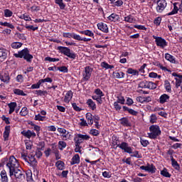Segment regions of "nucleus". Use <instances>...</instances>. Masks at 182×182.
Returning <instances> with one entry per match:
<instances>
[{
	"mask_svg": "<svg viewBox=\"0 0 182 182\" xmlns=\"http://www.w3.org/2000/svg\"><path fill=\"white\" fill-rule=\"evenodd\" d=\"M14 58L22 59L26 60L28 63L32 62V59H33V55L30 53L29 48H25L24 49L18 51V53L14 54Z\"/></svg>",
	"mask_w": 182,
	"mask_h": 182,
	"instance_id": "1",
	"label": "nucleus"
},
{
	"mask_svg": "<svg viewBox=\"0 0 182 182\" xmlns=\"http://www.w3.org/2000/svg\"><path fill=\"white\" fill-rule=\"evenodd\" d=\"M117 140L118 139L114 141L112 143L114 150H117V147H119V149L123 150L124 153H128V154H131V153H133V147L129 146L128 143L122 141L121 144H119V142H117Z\"/></svg>",
	"mask_w": 182,
	"mask_h": 182,
	"instance_id": "2",
	"label": "nucleus"
},
{
	"mask_svg": "<svg viewBox=\"0 0 182 182\" xmlns=\"http://www.w3.org/2000/svg\"><path fill=\"white\" fill-rule=\"evenodd\" d=\"M57 50L59 51L60 53H62L65 56L70 58V59H76V53H75L70 48L65 46H58L57 48Z\"/></svg>",
	"mask_w": 182,
	"mask_h": 182,
	"instance_id": "3",
	"label": "nucleus"
},
{
	"mask_svg": "<svg viewBox=\"0 0 182 182\" xmlns=\"http://www.w3.org/2000/svg\"><path fill=\"white\" fill-rule=\"evenodd\" d=\"M6 167H8L11 174H12L14 169L19 168V162H18V159L14 156H10L9 160L6 164Z\"/></svg>",
	"mask_w": 182,
	"mask_h": 182,
	"instance_id": "4",
	"label": "nucleus"
},
{
	"mask_svg": "<svg viewBox=\"0 0 182 182\" xmlns=\"http://www.w3.org/2000/svg\"><path fill=\"white\" fill-rule=\"evenodd\" d=\"M13 176H14L17 181H22V180H25V171L19 168H16V169L13 171L12 174H11V171H9V176L12 177Z\"/></svg>",
	"mask_w": 182,
	"mask_h": 182,
	"instance_id": "5",
	"label": "nucleus"
},
{
	"mask_svg": "<svg viewBox=\"0 0 182 182\" xmlns=\"http://www.w3.org/2000/svg\"><path fill=\"white\" fill-rule=\"evenodd\" d=\"M151 133H148L149 139H157L160 134H161V131L160 130V127L158 125H151L149 127Z\"/></svg>",
	"mask_w": 182,
	"mask_h": 182,
	"instance_id": "6",
	"label": "nucleus"
},
{
	"mask_svg": "<svg viewBox=\"0 0 182 182\" xmlns=\"http://www.w3.org/2000/svg\"><path fill=\"white\" fill-rule=\"evenodd\" d=\"M152 38L155 39V43L156 46L161 48V49H164L168 46V43L166 39L163 38L162 37H159L156 36H153Z\"/></svg>",
	"mask_w": 182,
	"mask_h": 182,
	"instance_id": "7",
	"label": "nucleus"
},
{
	"mask_svg": "<svg viewBox=\"0 0 182 182\" xmlns=\"http://www.w3.org/2000/svg\"><path fill=\"white\" fill-rule=\"evenodd\" d=\"M167 6V1L166 0H158L157 1V6L156 7V12L158 14H161L164 9H166V7Z\"/></svg>",
	"mask_w": 182,
	"mask_h": 182,
	"instance_id": "8",
	"label": "nucleus"
},
{
	"mask_svg": "<svg viewBox=\"0 0 182 182\" xmlns=\"http://www.w3.org/2000/svg\"><path fill=\"white\" fill-rule=\"evenodd\" d=\"M92 68L90 66H86L85 68V71L82 74L84 80H89L90 79V76H92Z\"/></svg>",
	"mask_w": 182,
	"mask_h": 182,
	"instance_id": "9",
	"label": "nucleus"
},
{
	"mask_svg": "<svg viewBox=\"0 0 182 182\" xmlns=\"http://www.w3.org/2000/svg\"><path fill=\"white\" fill-rule=\"evenodd\" d=\"M92 124L94 123V127L95 129H100L102 127V125L99 124V122H100V117L99 115H94L92 118Z\"/></svg>",
	"mask_w": 182,
	"mask_h": 182,
	"instance_id": "10",
	"label": "nucleus"
},
{
	"mask_svg": "<svg viewBox=\"0 0 182 182\" xmlns=\"http://www.w3.org/2000/svg\"><path fill=\"white\" fill-rule=\"evenodd\" d=\"M21 134L27 139H31V137H36V133H35V132L33 131H31L30 129H28L27 131L23 130V132H21Z\"/></svg>",
	"mask_w": 182,
	"mask_h": 182,
	"instance_id": "11",
	"label": "nucleus"
},
{
	"mask_svg": "<svg viewBox=\"0 0 182 182\" xmlns=\"http://www.w3.org/2000/svg\"><path fill=\"white\" fill-rule=\"evenodd\" d=\"M0 80H1V82H4V83H6V84L9 83L11 80L9 73L6 72L3 74H0Z\"/></svg>",
	"mask_w": 182,
	"mask_h": 182,
	"instance_id": "12",
	"label": "nucleus"
},
{
	"mask_svg": "<svg viewBox=\"0 0 182 182\" xmlns=\"http://www.w3.org/2000/svg\"><path fill=\"white\" fill-rule=\"evenodd\" d=\"M11 133V126L7 125L4 128V132L3 133V137L4 141H8L9 140V134Z\"/></svg>",
	"mask_w": 182,
	"mask_h": 182,
	"instance_id": "13",
	"label": "nucleus"
},
{
	"mask_svg": "<svg viewBox=\"0 0 182 182\" xmlns=\"http://www.w3.org/2000/svg\"><path fill=\"white\" fill-rule=\"evenodd\" d=\"M168 100H170V96L167 94H163L160 96L158 102H159L161 105H164V103H167Z\"/></svg>",
	"mask_w": 182,
	"mask_h": 182,
	"instance_id": "14",
	"label": "nucleus"
},
{
	"mask_svg": "<svg viewBox=\"0 0 182 182\" xmlns=\"http://www.w3.org/2000/svg\"><path fill=\"white\" fill-rule=\"evenodd\" d=\"M97 26L98 29H100V31H102L105 33H107L109 32V28L107 27V24L101 22L99 23Z\"/></svg>",
	"mask_w": 182,
	"mask_h": 182,
	"instance_id": "15",
	"label": "nucleus"
},
{
	"mask_svg": "<svg viewBox=\"0 0 182 182\" xmlns=\"http://www.w3.org/2000/svg\"><path fill=\"white\" fill-rule=\"evenodd\" d=\"M1 181V182H9V178H8V173L5 169H3L0 173Z\"/></svg>",
	"mask_w": 182,
	"mask_h": 182,
	"instance_id": "16",
	"label": "nucleus"
},
{
	"mask_svg": "<svg viewBox=\"0 0 182 182\" xmlns=\"http://www.w3.org/2000/svg\"><path fill=\"white\" fill-rule=\"evenodd\" d=\"M8 53H9V51L6 48H0V59L5 60L8 58Z\"/></svg>",
	"mask_w": 182,
	"mask_h": 182,
	"instance_id": "17",
	"label": "nucleus"
},
{
	"mask_svg": "<svg viewBox=\"0 0 182 182\" xmlns=\"http://www.w3.org/2000/svg\"><path fill=\"white\" fill-rule=\"evenodd\" d=\"M58 132L62 133V137L63 140H67L69 139V132L63 128H58Z\"/></svg>",
	"mask_w": 182,
	"mask_h": 182,
	"instance_id": "18",
	"label": "nucleus"
},
{
	"mask_svg": "<svg viewBox=\"0 0 182 182\" xmlns=\"http://www.w3.org/2000/svg\"><path fill=\"white\" fill-rule=\"evenodd\" d=\"M63 38H73V39H75V41H77V39H79V35L75 33H63Z\"/></svg>",
	"mask_w": 182,
	"mask_h": 182,
	"instance_id": "19",
	"label": "nucleus"
},
{
	"mask_svg": "<svg viewBox=\"0 0 182 182\" xmlns=\"http://www.w3.org/2000/svg\"><path fill=\"white\" fill-rule=\"evenodd\" d=\"M177 5H178V3H174L173 10L171 12L166 14V16H171V15H176V14H178V7L177 6Z\"/></svg>",
	"mask_w": 182,
	"mask_h": 182,
	"instance_id": "20",
	"label": "nucleus"
},
{
	"mask_svg": "<svg viewBox=\"0 0 182 182\" xmlns=\"http://www.w3.org/2000/svg\"><path fill=\"white\" fill-rule=\"evenodd\" d=\"M122 109L124 110V112H128V113H129V114H132V116H137V114H139V112L133 109H130L126 106H123Z\"/></svg>",
	"mask_w": 182,
	"mask_h": 182,
	"instance_id": "21",
	"label": "nucleus"
},
{
	"mask_svg": "<svg viewBox=\"0 0 182 182\" xmlns=\"http://www.w3.org/2000/svg\"><path fill=\"white\" fill-rule=\"evenodd\" d=\"M8 106L9 107V114H12L15 112V109H16V106H18V104L16 102H10L8 104Z\"/></svg>",
	"mask_w": 182,
	"mask_h": 182,
	"instance_id": "22",
	"label": "nucleus"
},
{
	"mask_svg": "<svg viewBox=\"0 0 182 182\" xmlns=\"http://www.w3.org/2000/svg\"><path fill=\"white\" fill-rule=\"evenodd\" d=\"M165 59H166V60H168V62H171V63H174L175 65H177V63H178V62L176 60V58H174V56L168 53L165 54Z\"/></svg>",
	"mask_w": 182,
	"mask_h": 182,
	"instance_id": "23",
	"label": "nucleus"
},
{
	"mask_svg": "<svg viewBox=\"0 0 182 182\" xmlns=\"http://www.w3.org/2000/svg\"><path fill=\"white\" fill-rule=\"evenodd\" d=\"M79 163H80V156L77 154L72 158L70 164L75 166V164H79Z\"/></svg>",
	"mask_w": 182,
	"mask_h": 182,
	"instance_id": "24",
	"label": "nucleus"
},
{
	"mask_svg": "<svg viewBox=\"0 0 182 182\" xmlns=\"http://www.w3.org/2000/svg\"><path fill=\"white\" fill-rule=\"evenodd\" d=\"M73 97V92H72V90H69L67 92L65 96L64 102L65 103H69L70 100H72Z\"/></svg>",
	"mask_w": 182,
	"mask_h": 182,
	"instance_id": "25",
	"label": "nucleus"
},
{
	"mask_svg": "<svg viewBox=\"0 0 182 182\" xmlns=\"http://www.w3.org/2000/svg\"><path fill=\"white\" fill-rule=\"evenodd\" d=\"M28 164H30V166H37L38 165V161H36V159H35V156L33 155H31L28 156Z\"/></svg>",
	"mask_w": 182,
	"mask_h": 182,
	"instance_id": "26",
	"label": "nucleus"
},
{
	"mask_svg": "<svg viewBox=\"0 0 182 182\" xmlns=\"http://www.w3.org/2000/svg\"><path fill=\"white\" fill-rule=\"evenodd\" d=\"M0 25L1 26H5L6 28H10V29H15V26L14 25V23H11V22H7V21H0Z\"/></svg>",
	"mask_w": 182,
	"mask_h": 182,
	"instance_id": "27",
	"label": "nucleus"
},
{
	"mask_svg": "<svg viewBox=\"0 0 182 182\" xmlns=\"http://www.w3.org/2000/svg\"><path fill=\"white\" fill-rule=\"evenodd\" d=\"M157 168H156V166H154V165L153 164H148L146 166V171L148 173H151V174H154V173H156Z\"/></svg>",
	"mask_w": 182,
	"mask_h": 182,
	"instance_id": "28",
	"label": "nucleus"
},
{
	"mask_svg": "<svg viewBox=\"0 0 182 182\" xmlns=\"http://www.w3.org/2000/svg\"><path fill=\"white\" fill-rule=\"evenodd\" d=\"M112 75L115 79H123L124 77V73L122 71L114 72Z\"/></svg>",
	"mask_w": 182,
	"mask_h": 182,
	"instance_id": "29",
	"label": "nucleus"
},
{
	"mask_svg": "<svg viewBox=\"0 0 182 182\" xmlns=\"http://www.w3.org/2000/svg\"><path fill=\"white\" fill-rule=\"evenodd\" d=\"M109 21H111V22H117V21H119L120 19V17L119 15L113 13L110 16H108Z\"/></svg>",
	"mask_w": 182,
	"mask_h": 182,
	"instance_id": "30",
	"label": "nucleus"
},
{
	"mask_svg": "<svg viewBox=\"0 0 182 182\" xmlns=\"http://www.w3.org/2000/svg\"><path fill=\"white\" fill-rule=\"evenodd\" d=\"M171 161L172 167H173L175 170H178V171L180 170V165L178 164V162H177V161H176V159H174L173 156H171Z\"/></svg>",
	"mask_w": 182,
	"mask_h": 182,
	"instance_id": "31",
	"label": "nucleus"
},
{
	"mask_svg": "<svg viewBox=\"0 0 182 182\" xmlns=\"http://www.w3.org/2000/svg\"><path fill=\"white\" fill-rule=\"evenodd\" d=\"M33 93L34 95H36V96H46V95H48V91L38 90H34Z\"/></svg>",
	"mask_w": 182,
	"mask_h": 182,
	"instance_id": "32",
	"label": "nucleus"
},
{
	"mask_svg": "<svg viewBox=\"0 0 182 182\" xmlns=\"http://www.w3.org/2000/svg\"><path fill=\"white\" fill-rule=\"evenodd\" d=\"M55 167H57L58 170H65V162L62 161H58L55 163Z\"/></svg>",
	"mask_w": 182,
	"mask_h": 182,
	"instance_id": "33",
	"label": "nucleus"
},
{
	"mask_svg": "<svg viewBox=\"0 0 182 182\" xmlns=\"http://www.w3.org/2000/svg\"><path fill=\"white\" fill-rule=\"evenodd\" d=\"M128 75H132L133 76H139V71L134 70L133 68H128L127 70Z\"/></svg>",
	"mask_w": 182,
	"mask_h": 182,
	"instance_id": "34",
	"label": "nucleus"
},
{
	"mask_svg": "<svg viewBox=\"0 0 182 182\" xmlns=\"http://www.w3.org/2000/svg\"><path fill=\"white\" fill-rule=\"evenodd\" d=\"M22 45H23V43L21 42H13L11 46L12 49H19V48H22Z\"/></svg>",
	"mask_w": 182,
	"mask_h": 182,
	"instance_id": "35",
	"label": "nucleus"
},
{
	"mask_svg": "<svg viewBox=\"0 0 182 182\" xmlns=\"http://www.w3.org/2000/svg\"><path fill=\"white\" fill-rule=\"evenodd\" d=\"M55 3L58 5L60 9H65L66 8V4L63 3V0H55Z\"/></svg>",
	"mask_w": 182,
	"mask_h": 182,
	"instance_id": "36",
	"label": "nucleus"
},
{
	"mask_svg": "<svg viewBox=\"0 0 182 182\" xmlns=\"http://www.w3.org/2000/svg\"><path fill=\"white\" fill-rule=\"evenodd\" d=\"M14 93L18 96H26V94L23 92V90L18 88L14 90Z\"/></svg>",
	"mask_w": 182,
	"mask_h": 182,
	"instance_id": "37",
	"label": "nucleus"
},
{
	"mask_svg": "<svg viewBox=\"0 0 182 182\" xmlns=\"http://www.w3.org/2000/svg\"><path fill=\"white\" fill-rule=\"evenodd\" d=\"M46 117L41 115V114H36L34 117V120L38 122H45Z\"/></svg>",
	"mask_w": 182,
	"mask_h": 182,
	"instance_id": "38",
	"label": "nucleus"
},
{
	"mask_svg": "<svg viewBox=\"0 0 182 182\" xmlns=\"http://www.w3.org/2000/svg\"><path fill=\"white\" fill-rule=\"evenodd\" d=\"M161 175L168 178H170V177H171V174H170V173L167 171V168H164L162 171H161Z\"/></svg>",
	"mask_w": 182,
	"mask_h": 182,
	"instance_id": "39",
	"label": "nucleus"
},
{
	"mask_svg": "<svg viewBox=\"0 0 182 182\" xmlns=\"http://www.w3.org/2000/svg\"><path fill=\"white\" fill-rule=\"evenodd\" d=\"M4 14L5 18H11V16L14 15V12H12V11L8 9H4Z\"/></svg>",
	"mask_w": 182,
	"mask_h": 182,
	"instance_id": "40",
	"label": "nucleus"
},
{
	"mask_svg": "<svg viewBox=\"0 0 182 182\" xmlns=\"http://www.w3.org/2000/svg\"><path fill=\"white\" fill-rule=\"evenodd\" d=\"M148 81L147 80H144L141 82H139L138 87H140L141 89H148Z\"/></svg>",
	"mask_w": 182,
	"mask_h": 182,
	"instance_id": "41",
	"label": "nucleus"
},
{
	"mask_svg": "<svg viewBox=\"0 0 182 182\" xmlns=\"http://www.w3.org/2000/svg\"><path fill=\"white\" fill-rule=\"evenodd\" d=\"M125 22H128L129 23H133L134 22V17L132 15H129L124 17Z\"/></svg>",
	"mask_w": 182,
	"mask_h": 182,
	"instance_id": "42",
	"label": "nucleus"
},
{
	"mask_svg": "<svg viewBox=\"0 0 182 182\" xmlns=\"http://www.w3.org/2000/svg\"><path fill=\"white\" fill-rule=\"evenodd\" d=\"M75 144H82L83 143V139L82 138H79V134H77L74 138Z\"/></svg>",
	"mask_w": 182,
	"mask_h": 182,
	"instance_id": "43",
	"label": "nucleus"
},
{
	"mask_svg": "<svg viewBox=\"0 0 182 182\" xmlns=\"http://www.w3.org/2000/svg\"><path fill=\"white\" fill-rule=\"evenodd\" d=\"M148 89H150V90H153L157 87V85L153 82L148 81Z\"/></svg>",
	"mask_w": 182,
	"mask_h": 182,
	"instance_id": "44",
	"label": "nucleus"
},
{
	"mask_svg": "<svg viewBox=\"0 0 182 182\" xmlns=\"http://www.w3.org/2000/svg\"><path fill=\"white\" fill-rule=\"evenodd\" d=\"M67 144L65 141H59L58 142V148L60 150H63V149H66Z\"/></svg>",
	"mask_w": 182,
	"mask_h": 182,
	"instance_id": "45",
	"label": "nucleus"
},
{
	"mask_svg": "<svg viewBox=\"0 0 182 182\" xmlns=\"http://www.w3.org/2000/svg\"><path fill=\"white\" fill-rule=\"evenodd\" d=\"M57 70H59L63 73H68V72H69V70L67 68L66 66L57 67Z\"/></svg>",
	"mask_w": 182,
	"mask_h": 182,
	"instance_id": "46",
	"label": "nucleus"
},
{
	"mask_svg": "<svg viewBox=\"0 0 182 182\" xmlns=\"http://www.w3.org/2000/svg\"><path fill=\"white\" fill-rule=\"evenodd\" d=\"M45 62H59V58H53L52 57H46Z\"/></svg>",
	"mask_w": 182,
	"mask_h": 182,
	"instance_id": "47",
	"label": "nucleus"
},
{
	"mask_svg": "<svg viewBox=\"0 0 182 182\" xmlns=\"http://www.w3.org/2000/svg\"><path fill=\"white\" fill-rule=\"evenodd\" d=\"M20 19H23L24 21H32V18H31V16H29L28 14H23L22 16H20Z\"/></svg>",
	"mask_w": 182,
	"mask_h": 182,
	"instance_id": "48",
	"label": "nucleus"
},
{
	"mask_svg": "<svg viewBox=\"0 0 182 182\" xmlns=\"http://www.w3.org/2000/svg\"><path fill=\"white\" fill-rule=\"evenodd\" d=\"M37 149H38L39 150H42V151H43V150H45V141H39L37 144Z\"/></svg>",
	"mask_w": 182,
	"mask_h": 182,
	"instance_id": "49",
	"label": "nucleus"
},
{
	"mask_svg": "<svg viewBox=\"0 0 182 182\" xmlns=\"http://www.w3.org/2000/svg\"><path fill=\"white\" fill-rule=\"evenodd\" d=\"M165 88L166 92L171 93V85H170V82L168 80L165 81Z\"/></svg>",
	"mask_w": 182,
	"mask_h": 182,
	"instance_id": "50",
	"label": "nucleus"
},
{
	"mask_svg": "<svg viewBox=\"0 0 182 182\" xmlns=\"http://www.w3.org/2000/svg\"><path fill=\"white\" fill-rule=\"evenodd\" d=\"M126 102V100H124V97L123 96H120V97H117V103H120V105H124Z\"/></svg>",
	"mask_w": 182,
	"mask_h": 182,
	"instance_id": "51",
	"label": "nucleus"
},
{
	"mask_svg": "<svg viewBox=\"0 0 182 182\" xmlns=\"http://www.w3.org/2000/svg\"><path fill=\"white\" fill-rule=\"evenodd\" d=\"M41 85H42V82L39 80L37 83L31 85V89H39L41 87Z\"/></svg>",
	"mask_w": 182,
	"mask_h": 182,
	"instance_id": "52",
	"label": "nucleus"
},
{
	"mask_svg": "<svg viewBox=\"0 0 182 182\" xmlns=\"http://www.w3.org/2000/svg\"><path fill=\"white\" fill-rule=\"evenodd\" d=\"M140 143L143 147H147L149 144H150V142H149L148 140L140 139Z\"/></svg>",
	"mask_w": 182,
	"mask_h": 182,
	"instance_id": "53",
	"label": "nucleus"
},
{
	"mask_svg": "<svg viewBox=\"0 0 182 182\" xmlns=\"http://www.w3.org/2000/svg\"><path fill=\"white\" fill-rule=\"evenodd\" d=\"M72 107L75 112H82V108L77 107V104H76V102L72 103Z\"/></svg>",
	"mask_w": 182,
	"mask_h": 182,
	"instance_id": "54",
	"label": "nucleus"
},
{
	"mask_svg": "<svg viewBox=\"0 0 182 182\" xmlns=\"http://www.w3.org/2000/svg\"><path fill=\"white\" fill-rule=\"evenodd\" d=\"M78 137L79 139H82V141L83 140H89L90 139V136L87 134H78Z\"/></svg>",
	"mask_w": 182,
	"mask_h": 182,
	"instance_id": "55",
	"label": "nucleus"
},
{
	"mask_svg": "<svg viewBox=\"0 0 182 182\" xmlns=\"http://www.w3.org/2000/svg\"><path fill=\"white\" fill-rule=\"evenodd\" d=\"M40 80L41 83H52V82H53V80L51 77H46Z\"/></svg>",
	"mask_w": 182,
	"mask_h": 182,
	"instance_id": "56",
	"label": "nucleus"
},
{
	"mask_svg": "<svg viewBox=\"0 0 182 182\" xmlns=\"http://www.w3.org/2000/svg\"><path fill=\"white\" fill-rule=\"evenodd\" d=\"M95 95H97V96H99L100 97H103V96H105V94H103V92L100 90V89L99 88L95 90Z\"/></svg>",
	"mask_w": 182,
	"mask_h": 182,
	"instance_id": "57",
	"label": "nucleus"
},
{
	"mask_svg": "<svg viewBox=\"0 0 182 182\" xmlns=\"http://www.w3.org/2000/svg\"><path fill=\"white\" fill-rule=\"evenodd\" d=\"M28 114V108L27 107H23L20 112V115L21 116H26Z\"/></svg>",
	"mask_w": 182,
	"mask_h": 182,
	"instance_id": "58",
	"label": "nucleus"
},
{
	"mask_svg": "<svg viewBox=\"0 0 182 182\" xmlns=\"http://www.w3.org/2000/svg\"><path fill=\"white\" fill-rule=\"evenodd\" d=\"M175 80H176V89H178V87L181 86L182 80L177 77H175Z\"/></svg>",
	"mask_w": 182,
	"mask_h": 182,
	"instance_id": "59",
	"label": "nucleus"
},
{
	"mask_svg": "<svg viewBox=\"0 0 182 182\" xmlns=\"http://www.w3.org/2000/svg\"><path fill=\"white\" fill-rule=\"evenodd\" d=\"M156 122H157V117L156 116V114H152L150 116V123H156Z\"/></svg>",
	"mask_w": 182,
	"mask_h": 182,
	"instance_id": "60",
	"label": "nucleus"
},
{
	"mask_svg": "<svg viewBox=\"0 0 182 182\" xmlns=\"http://www.w3.org/2000/svg\"><path fill=\"white\" fill-rule=\"evenodd\" d=\"M1 119L3 122H5L6 124H11V122L9 121V117H6L5 115L1 116Z\"/></svg>",
	"mask_w": 182,
	"mask_h": 182,
	"instance_id": "61",
	"label": "nucleus"
},
{
	"mask_svg": "<svg viewBox=\"0 0 182 182\" xmlns=\"http://www.w3.org/2000/svg\"><path fill=\"white\" fill-rule=\"evenodd\" d=\"M86 119H87V120H88V124H92V113L87 112L86 114Z\"/></svg>",
	"mask_w": 182,
	"mask_h": 182,
	"instance_id": "62",
	"label": "nucleus"
},
{
	"mask_svg": "<svg viewBox=\"0 0 182 182\" xmlns=\"http://www.w3.org/2000/svg\"><path fill=\"white\" fill-rule=\"evenodd\" d=\"M154 25H156V26H159V25L161 23V18L157 17L154 21Z\"/></svg>",
	"mask_w": 182,
	"mask_h": 182,
	"instance_id": "63",
	"label": "nucleus"
},
{
	"mask_svg": "<svg viewBox=\"0 0 182 182\" xmlns=\"http://www.w3.org/2000/svg\"><path fill=\"white\" fill-rule=\"evenodd\" d=\"M16 82H18V83H22L23 82V75H18L16 76Z\"/></svg>",
	"mask_w": 182,
	"mask_h": 182,
	"instance_id": "64",
	"label": "nucleus"
}]
</instances>
